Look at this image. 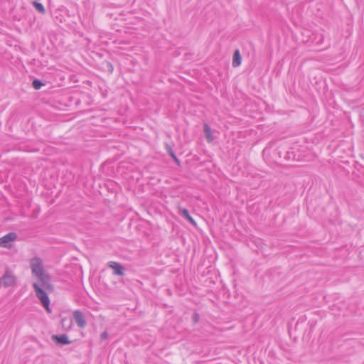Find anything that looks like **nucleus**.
<instances>
[{"label":"nucleus","instance_id":"1","mask_svg":"<svg viewBox=\"0 0 364 364\" xmlns=\"http://www.w3.org/2000/svg\"><path fill=\"white\" fill-rule=\"evenodd\" d=\"M32 274L36 277L41 285L49 292L54 291V286L51 283V278L45 271L43 262L39 257H33L30 261Z\"/></svg>","mask_w":364,"mask_h":364},{"label":"nucleus","instance_id":"2","mask_svg":"<svg viewBox=\"0 0 364 364\" xmlns=\"http://www.w3.org/2000/svg\"><path fill=\"white\" fill-rule=\"evenodd\" d=\"M33 287L35 291L36 297L41 301L43 306L46 309V311L51 313L50 308V299L48 293H50L41 285V283L33 282Z\"/></svg>","mask_w":364,"mask_h":364},{"label":"nucleus","instance_id":"3","mask_svg":"<svg viewBox=\"0 0 364 364\" xmlns=\"http://www.w3.org/2000/svg\"><path fill=\"white\" fill-rule=\"evenodd\" d=\"M16 284V277L13 272L6 269L3 276L0 278V286L6 288Z\"/></svg>","mask_w":364,"mask_h":364},{"label":"nucleus","instance_id":"4","mask_svg":"<svg viewBox=\"0 0 364 364\" xmlns=\"http://www.w3.org/2000/svg\"><path fill=\"white\" fill-rule=\"evenodd\" d=\"M17 238V235L14 232H11L4 236L0 237V247L4 248H11V242L15 241Z\"/></svg>","mask_w":364,"mask_h":364},{"label":"nucleus","instance_id":"5","mask_svg":"<svg viewBox=\"0 0 364 364\" xmlns=\"http://www.w3.org/2000/svg\"><path fill=\"white\" fill-rule=\"evenodd\" d=\"M73 318L77 326L80 328H84L86 326V320L83 315V314L79 311L76 310L73 312Z\"/></svg>","mask_w":364,"mask_h":364},{"label":"nucleus","instance_id":"6","mask_svg":"<svg viewBox=\"0 0 364 364\" xmlns=\"http://www.w3.org/2000/svg\"><path fill=\"white\" fill-rule=\"evenodd\" d=\"M107 265L109 268L114 270V273L115 274L119 276L124 275V268L120 264L116 262H109Z\"/></svg>","mask_w":364,"mask_h":364},{"label":"nucleus","instance_id":"7","mask_svg":"<svg viewBox=\"0 0 364 364\" xmlns=\"http://www.w3.org/2000/svg\"><path fill=\"white\" fill-rule=\"evenodd\" d=\"M179 214L185 218L186 220H188L192 225L194 226L196 225V221L193 220V218L190 215L188 210L186 208L178 207V208Z\"/></svg>","mask_w":364,"mask_h":364},{"label":"nucleus","instance_id":"8","mask_svg":"<svg viewBox=\"0 0 364 364\" xmlns=\"http://www.w3.org/2000/svg\"><path fill=\"white\" fill-rule=\"evenodd\" d=\"M52 340L62 345L70 344L71 343V341L68 339V336L65 334H62L59 336L53 335L52 336Z\"/></svg>","mask_w":364,"mask_h":364},{"label":"nucleus","instance_id":"9","mask_svg":"<svg viewBox=\"0 0 364 364\" xmlns=\"http://www.w3.org/2000/svg\"><path fill=\"white\" fill-rule=\"evenodd\" d=\"M203 131L208 142H212L214 140V136L212 134L211 128L208 124H204Z\"/></svg>","mask_w":364,"mask_h":364},{"label":"nucleus","instance_id":"10","mask_svg":"<svg viewBox=\"0 0 364 364\" xmlns=\"http://www.w3.org/2000/svg\"><path fill=\"white\" fill-rule=\"evenodd\" d=\"M242 58L239 50H236L234 52L233 59H232V66L236 68L241 64Z\"/></svg>","mask_w":364,"mask_h":364},{"label":"nucleus","instance_id":"11","mask_svg":"<svg viewBox=\"0 0 364 364\" xmlns=\"http://www.w3.org/2000/svg\"><path fill=\"white\" fill-rule=\"evenodd\" d=\"M72 324L73 322L71 319H68L66 318L61 319V325L63 328L66 331H68L71 328Z\"/></svg>","mask_w":364,"mask_h":364},{"label":"nucleus","instance_id":"12","mask_svg":"<svg viewBox=\"0 0 364 364\" xmlns=\"http://www.w3.org/2000/svg\"><path fill=\"white\" fill-rule=\"evenodd\" d=\"M166 150L168 151V154H170V156L172 157V159H174V161L178 164H179V160L178 159V158L176 157V154H174L173 152V149L171 148V146L168 144H166Z\"/></svg>","mask_w":364,"mask_h":364},{"label":"nucleus","instance_id":"13","mask_svg":"<svg viewBox=\"0 0 364 364\" xmlns=\"http://www.w3.org/2000/svg\"><path fill=\"white\" fill-rule=\"evenodd\" d=\"M33 5L38 11H39L41 14H45L46 10L43 5L41 3L34 1L33 3Z\"/></svg>","mask_w":364,"mask_h":364},{"label":"nucleus","instance_id":"14","mask_svg":"<svg viewBox=\"0 0 364 364\" xmlns=\"http://www.w3.org/2000/svg\"><path fill=\"white\" fill-rule=\"evenodd\" d=\"M32 85L34 89L39 90L44 84L41 80L36 79L33 81Z\"/></svg>","mask_w":364,"mask_h":364},{"label":"nucleus","instance_id":"15","mask_svg":"<svg viewBox=\"0 0 364 364\" xmlns=\"http://www.w3.org/2000/svg\"><path fill=\"white\" fill-rule=\"evenodd\" d=\"M198 319H199L198 314L194 313V314H193V320H194L195 323L198 322Z\"/></svg>","mask_w":364,"mask_h":364},{"label":"nucleus","instance_id":"16","mask_svg":"<svg viewBox=\"0 0 364 364\" xmlns=\"http://www.w3.org/2000/svg\"><path fill=\"white\" fill-rule=\"evenodd\" d=\"M108 337V333L107 332H103L102 334H101V338L102 339H106Z\"/></svg>","mask_w":364,"mask_h":364},{"label":"nucleus","instance_id":"17","mask_svg":"<svg viewBox=\"0 0 364 364\" xmlns=\"http://www.w3.org/2000/svg\"><path fill=\"white\" fill-rule=\"evenodd\" d=\"M107 67H108L109 70L110 72H112V70H113V68H112V64H111V63H107Z\"/></svg>","mask_w":364,"mask_h":364}]
</instances>
